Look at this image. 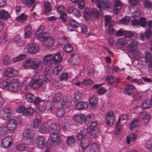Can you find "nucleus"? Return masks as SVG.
<instances>
[{
  "mask_svg": "<svg viewBox=\"0 0 152 152\" xmlns=\"http://www.w3.org/2000/svg\"><path fill=\"white\" fill-rule=\"evenodd\" d=\"M145 148L148 150H152V139H150L147 140Z\"/></svg>",
  "mask_w": 152,
  "mask_h": 152,
  "instance_id": "obj_52",
  "label": "nucleus"
},
{
  "mask_svg": "<svg viewBox=\"0 0 152 152\" xmlns=\"http://www.w3.org/2000/svg\"><path fill=\"white\" fill-rule=\"evenodd\" d=\"M39 101L38 103L35 105L38 104V108L39 110L41 111H45V102L43 100H42L39 98Z\"/></svg>",
  "mask_w": 152,
  "mask_h": 152,
  "instance_id": "obj_38",
  "label": "nucleus"
},
{
  "mask_svg": "<svg viewBox=\"0 0 152 152\" xmlns=\"http://www.w3.org/2000/svg\"><path fill=\"white\" fill-rule=\"evenodd\" d=\"M143 57L145 58V61L146 62H150L151 60V55L148 52H145Z\"/></svg>",
  "mask_w": 152,
  "mask_h": 152,
  "instance_id": "obj_56",
  "label": "nucleus"
},
{
  "mask_svg": "<svg viewBox=\"0 0 152 152\" xmlns=\"http://www.w3.org/2000/svg\"><path fill=\"white\" fill-rule=\"evenodd\" d=\"M114 2L113 12L114 13L117 14L121 9L122 4L120 0H114Z\"/></svg>",
  "mask_w": 152,
  "mask_h": 152,
  "instance_id": "obj_23",
  "label": "nucleus"
},
{
  "mask_svg": "<svg viewBox=\"0 0 152 152\" xmlns=\"http://www.w3.org/2000/svg\"><path fill=\"white\" fill-rule=\"evenodd\" d=\"M140 117L141 119L146 120L148 122L150 118L149 115L146 113L143 112L140 113Z\"/></svg>",
  "mask_w": 152,
  "mask_h": 152,
  "instance_id": "obj_46",
  "label": "nucleus"
},
{
  "mask_svg": "<svg viewBox=\"0 0 152 152\" xmlns=\"http://www.w3.org/2000/svg\"><path fill=\"white\" fill-rule=\"evenodd\" d=\"M89 143L90 142L88 139H83L80 142L82 148L84 150L89 145Z\"/></svg>",
  "mask_w": 152,
  "mask_h": 152,
  "instance_id": "obj_40",
  "label": "nucleus"
},
{
  "mask_svg": "<svg viewBox=\"0 0 152 152\" xmlns=\"http://www.w3.org/2000/svg\"><path fill=\"white\" fill-rule=\"evenodd\" d=\"M88 106L87 102H82L77 103L75 106V108L77 110H83L87 108Z\"/></svg>",
  "mask_w": 152,
  "mask_h": 152,
  "instance_id": "obj_26",
  "label": "nucleus"
},
{
  "mask_svg": "<svg viewBox=\"0 0 152 152\" xmlns=\"http://www.w3.org/2000/svg\"><path fill=\"white\" fill-rule=\"evenodd\" d=\"M13 141L11 136H8L5 137L2 141V147L4 148L10 147L12 145Z\"/></svg>",
  "mask_w": 152,
  "mask_h": 152,
  "instance_id": "obj_15",
  "label": "nucleus"
},
{
  "mask_svg": "<svg viewBox=\"0 0 152 152\" xmlns=\"http://www.w3.org/2000/svg\"><path fill=\"white\" fill-rule=\"evenodd\" d=\"M152 105V101L148 99L144 101L140 105V107L142 109L145 110L150 107Z\"/></svg>",
  "mask_w": 152,
  "mask_h": 152,
  "instance_id": "obj_25",
  "label": "nucleus"
},
{
  "mask_svg": "<svg viewBox=\"0 0 152 152\" xmlns=\"http://www.w3.org/2000/svg\"><path fill=\"white\" fill-rule=\"evenodd\" d=\"M134 33L131 31H125L124 37L129 41L131 39V38L133 36Z\"/></svg>",
  "mask_w": 152,
  "mask_h": 152,
  "instance_id": "obj_44",
  "label": "nucleus"
},
{
  "mask_svg": "<svg viewBox=\"0 0 152 152\" xmlns=\"http://www.w3.org/2000/svg\"><path fill=\"white\" fill-rule=\"evenodd\" d=\"M45 139L43 136H38L35 138V143L38 148L42 149L45 147Z\"/></svg>",
  "mask_w": 152,
  "mask_h": 152,
  "instance_id": "obj_12",
  "label": "nucleus"
},
{
  "mask_svg": "<svg viewBox=\"0 0 152 152\" xmlns=\"http://www.w3.org/2000/svg\"><path fill=\"white\" fill-rule=\"evenodd\" d=\"M61 141L60 135L58 134H53L51 135L47 141V144L49 145L48 148L51 147V144L54 146L58 145Z\"/></svg>",
  "mask_w": 152,
  "mask_h": 152,
  "instance_id": "obj_8",
  "label": "nucleus"
},
{
  "mask_svg": "<svg viewBox=\"0 0 152 152\" xmlns=\"http://www.w3.org/2000/svg\"><path fill=\"white\" fill-rule=\"evenodd\" d=\"M139 119L135 118L133 120L130 124V129L131 130H133L135 128L138 126Z\"/></svg>",
  "mask_w": 152,
  "mask_h": 152,
  "instance_id": "obj_48",
  "label": "nucleus"
},
{
  "mask_svg": "<svg viewBox=\"0 0 152 152\" xmlns=\"http://www.w3.org/2000/svg\"><path fill=\"white\" fill-rule=\"evenodd\" d=\"M66 142L69 147H73L75 145V141L74 138L72 136L67 137L66 139Z\"/></svg>",
  "mask_w": 152,
  "mask_h": 152,
  "instance_id": "obj_33",
  "label": "nucleus"
},
{
  "mask_svg": "<svg viewBox=\"0 0 152 152\" xmlns=\"http://www.w3.org/2000/svg\"><path fill=\"white\" fill-rule=\"evenodd\" d=\"M99 150V146L96 143H94L91 145L89 152H98Z\"/></svg>",
  "mask_w": 152,
  "mask_h": 152,
  "instance_id": "obj_30",
  "label": "nucleus"
},
{
  "mask_svg": "<svg viewBox=\"0 0 152 152\" xmlns=\"http://www.w3.org/2000/svg\"><path fill=\"white\" fill-rule=\"evenodd\" d=\"M50 62V64H59L62 60V58L59 53H57Z\"/></svg>",
  "mask_w": 152,
  "mask_h": 152,
  "instance_id": "obj_28",
  "label": "nucleus"
},
{
  "mask_svg": "<svg viewBox=\"0 0 152 152\" xmlns=\"http://www.w3.org/2000/svg\"><path fill=\"white\" fill-rule=\"evenodd\" d=\"M37 39L42 40V44L45 47L50 46L53 43V38L48 33L40 34L39 36L37 37Z\"/></svg>",
  "mask_w": 152,
  "mask_h": 152,
  "instance_id": "obj_5",
  "label": "nucleus"
},
{
  "mask_svg": "<svg viewBox=\"0 0 152 152\" xmlns=\"http://www.w3.org/2000/svg\"><path fill=\"white\" fill-rule=\"evenodd\" d=\"M60 129L61 127L58 124L53 123L49 126L48 131L50 134H58Z\"/></svg>",
  "mask_w": 152,
  "mask_h": 152,
  "instance_id": "obj_13",
  "label": "nucleus"
},
{
  "mask_svg": "<svg viewBox=\"0 0 152 152\" xmlns=\"http://www.w3.org/2000/svg\"><path fill=\"white\" fill-rule=\"evenodd\" d=\"M42 61L40 60H38L34 61L33 60V62L31 65V68L34 69H38L39 71L42 69V67L40 66V65L41 64Z\"/></svg>",
  "mask_w": 152,
  "mask_h": 152,
  "instance_id": "obj_27",
  "label": "nucleus"
},
{
  "mask_svg": "<svg viewBox=\"0 0 152 152\" xmlns=\"http://www.w3.org/2000/svg\"><path fill=\"white\" fill-rule=\"evenodd\" d=\"M43 83L42 79L31 78L29 83V86L34 89H37L41 87Z\"/></svg>",
  "mask_w": 152,
  "mask_h": 152,
  "instance_id": "obj_10",
  "label": "nucleus"
},
{
  "mask_svg": "<svg viewBox=\"0 0 152 152\" xmlns=\"http://www.w3.org/2000/svg\"><path fill=\"white\" fill-rule=\"evenodd\" d=\"M85 118L86 116L83 114L75 115L73 117V120L78 123H83Z\"/></svg>",
  "mask_w": 152,
  "mask_h": 152,
  "instance_id": "obj_22",
  "label": "nucleus"
},
{
  "mask_svg": "<svg viewBox=\"0 0 152 152\" xmlns=\"http://www.w3.org/2000/svg\"><path fill=\"white\" fill-rule=\"evenodd\" d=\"M10 85V83L8 80L4 81L0 84V87L2 88H4L6 87L8 88Z\"/></svg>",
  "mask_w": 152,
  "mask_h": 152,
  "instance_id": "obj_59",
  "label": "nucleus"
},
{
  "mask_svg": "<svg viewBox=\"0 0 152 152\" xmlns=\"http://www.w3.org/2000/svg\"><path fill=\"white\" fill-rule=\"evenodd\" d=\"M18 71L13 68H9L6 71L4 75L6 77H12L18 74Z\"/></svg>",
  "mask_w": 152,
  "mask_h": 152,
  "instance_id": "obj_18",
  "label": "nucleus"
},
{
  "mask_svg": "<svg viewBox=\"0 0 152 152\" xmlns=\"http://www.w3.org/2000/svg\"><path fill=\"white\" fill-rule=\"evenodd\" d=\"M28 85L29 83L26 81H25L22 83L20 87V91L22 93H26L28 91Z\"/></svg>",
  "mask_w": 152,
  "mask_h": 152,
  "instance_id": "obj_35",
  "label": "nucleus"
},
{
  "mask_svg": "<svg viewBox=\"0 0 152 152\" xmlns=\"http://www.w3.org/2000/svg\"><path fill=\"white\" fill-rule=\"evenodd\" d=\"M53 56L51 54H48L45 56L43 59V64L44 65L47 64L49 61L50 63V61L53 60Z\"/></svg>",
  "mask_w": 152,
  "mask_h": 152,
  "instance_id": "obj_42",
  "label": "nucleus"
},
{
  "mask_svg": "<svg viewBox=\"0 0 152 152\" xmlns=\"http://www.w3.org/2000/svg\"><path fill=\"white\" fill-rule=\"evenodd\" d=\"M137 135L136 134L131 133L129 135L126 137V140L127 143L130 144L131 143H133L137 140Z\"/></svg>",
  "mask_w": 152,
  "mask_h": 152,
  "instance_id": "obj_20",
  "label": "nucleus"
},
{
  "mask_svg": "<svg viewBox=\"0 0 152 152\" xmlns=\"http://www.w3.org/2000/svg\"><path fill=\"white\" fill-rule=\"evenodd\" d=\"M87 134L86 129H85L78 132L77 134L76 137L78 140H80L84 137Z\"/></svg>",
  "mask_w": 152,
  "mask_h": 152,
  "instance_id": "obj_37",
  "label": "nucleus"
},
{
  "mask_svg": "<svg viewBox=\"0 0 152 152\" xmlns=\"http://www.w3.org/2000/svg\"><path fill=\"white\" fill-rule=\"evenodd\" d=\"M1 13L2 19H6L9 18V14L7 11L4 9L2 10Z\"/></svg>",
  "mask_w": 152,
  "mask_h": 152,
  "instance_id": "obj_63",
  "label": "nucleus"
},
{
  "mask_svg": "<svg viewBox=\"0 0 152 152\" xmlns=\"http://www.w3.org/2000/svg\"><path fill=\"white\" fill-rule=\"evenodd\" d=\"M27 16L26 15L22 14L20 16L16 18V20L19 22H22L25 20Z\"/></svg>",
  "mask_w": 152,
  "mask_h": 152,
  "instance_id": "obj_58",
  "label": "nucleus"
},
{
  "mask_svg": "<svg viewBox=\"0 0 152 152\" xmlns=\"http://www.w3.org/2000/svg\"><path fill=\"white\" fill-rule=\"evenodd\" d=\"M26 57L25 54H20L18 56L13 58L12 60L14 62H18L24 59Z\"/></svg>",
  "mask_w": 152,
  "mask_h": 152,
  "instance_id": "obj_47",
  "label": "nucleus"
},
{
  "mask_svg": "<svg viewBox=\"0 0 152 152\" xmlns=\"http://www.w3.org/2000/svg\"><path fill=\"white\" fill-rule=\"evenodd\" d=\"M136 90V89L134 86L128 84L125 87L124 92L125 94L130 95L132 94Z\"/></svg>",
  "mask_w": 152,
  "mask_h": 152,
  "instance_id": "obj_19",
  "label": "nucleus"
},
{
  "mask_svg": "<svg viewBox=\"0 0 152 152\" xmlns=\"http://www.w3.org/2000/svg\"><path fill=\"white\" fill-rule=\"evenodd\" d=\"M24 33L25 38H29L32 34V28L31 26L28 25L25 28Z\"/></svg>",
  "mask_w": 152,
  "mask_h": 152,
  "instance_id": "obj_32",
  "label": "nucleus"
},
{
  "mask_svg": "<svg viewBox=\"0 0 152 152\" xmlns=\"http://www.w3.org/2000/svg\"><path fill=\"white\" fill-rule=\"evenodd\" d=\"M98 98L96 96H92L89 100V103L92 107H96L98 103Z\"/></svg>",
  "mask_w": 152,
  "mask_h": 152,
  "instance_id": "obj_31",
  "label": "nucleus"
},
{
  "mask_svg": "<svg viewBox=\"0 0 152 152\" xmlns=\"http://www.w3.org/2000/svg\"><path fill=\"white\" fill-rule=\"evenodd\" d=\"M127 79L130 80L131 82H133L138 85L141 84H142V80L140 79L137 80L136 79H133L131 76H128Z\"/></svg>",
  "mask_w": 152,
  "mask_h": 152,
  "instance_id": "obj_55",
  "label": "nucleus"
},
{
  "mask_svg": "<svg viewBox=\"0 0 152 152\" xmlns=\"http://www.w3.org/2000/svg\"><path fill=\"white\" fill-rule=\"evenodd\" d=\"M24 52L27 53H29L35 54L39 52V46L37 43H33L27 45L24 49Z\"/></svg>",
  "mask_w": 152,
  "mask_h": 152,
  "instance_id": "obj_9",
  "label": "nucleus"
},
{
  "mask_svg": "<svg viewBox=\"0 0 152 152\" xmlns=\"http://www.w3.org/2000/svg\"><path fill=\"white\" fill-rule=\"evenodd\" d=\"M70 61L71 65L74 66L76 65L80 62L79 57L77 54H72L71 56Z\"/></svg>",
  "mask_w": 152,
  "mask_h": 152,
  "instance_id": "obj_24",
  "label": "nucleus"
},
{
  "mask_svg": "<svg viewBox=\"0 0 152 152\" xmlns=\"http://www.w3.org/2000/svg\"><path fill=\"white\" fill-rule=\"evenodd\" d=\"M92 2L96 1V6L102 11L104 10L108 11L111 8V3L108 0H91Z\"/></svg>",
  "mask_w": 152,
  "mask_h": 152,
  "instance_id": "obj_6",
  "label": "nucleus"
},
{
  "mask_svg": "<svg viewBox=\"0 0 152 152\" xmlns=\"http://www.w3.org/2000/svg\"><path fill=\"white\" fill-rule=\"evenodd\" d=\"M80 24L79 23L74 20L69 21L67 27L68 31H75V28L79 27Z\"/></svg>",
  "mask_w": 152,
  "mask_h": 152,
  "instance_id": "obj_17",
  "label": "nucleus"
},
{
  "mask_svg": "<svg viewBox=\"0 0 152 152\" xmlns=\"http://www.w3.org/2000/svg\"><path fill=\"white\" fill-rule=\"evenodd\" d=\"M6 126L3 125L0 126V136L4 135L7 133V129Z\"/></svg>",
  "mask_w": 152,
  "mask_h": 152,
  "instance_id": "obj_57",
  "label": "nucleus"
},
{
  "mask_svg": "<svg viewBox=\"0 0 152 152\" xmlns=\"http://www.w3.org/2000/svg\"><path fill=\"white\" fill-rule=\"evenodd\" d=\"M141 14L139 10L137 9L134 10V11L133 12L131 13V16L133 18H135L137 17H139Z\"/></svg>",
  "mask_w": 152,
  "mask_h": 152,
  "instance_id": "obj_64",
  "label": "nucleus"
},
{
  "mask_svg": "<svg viewBox=\"0 0 152 152\" xmlns=\"http://www.w3.org/2000/svg\"><path fill=\"white\" fill-rule=\"evenodd\" d=\"M100 134L99 129L98 128H96L91 133V135L93 138H96L98 137Z\"/></svg>",
  "mask_w": 152,
  "mask_h": 152,
  "instance_id": "obj_41",
  "label": "nucleus"
},
{
  "mask_svg": "<svg viewBox=\"0 0 152 152\" xmlns=\"http://www.w3.org/2000/svg\"><path fill=\"white\" fill-rule=\"evenodd\" d=\"M94 116L92 114H89L86 116L85 120V123L87 124H88L91 122L94 118Z\"/></svg>",
  "mask_w": 152,
  "mask_h": 152,
  "instance_id": "obj_61",
  "label": "nucleus"
},
{
  "mask_svg": "<svg viewBox=\"0 0 152 152\" xmlns=\"http://www.w3.org/2000/svg\"><path fill=\"white\" fill-rule=\"evenodd\" d=\"M52 102L50 101H48L45 106V111L51 112L52 109Z\"/></svg>",
  "mask_w": 152,
  "mask_h": 152,
  "instance_id": "obj_45",
  "label": "nucleus"
},
{
  "mask_svg": "<svg viewBox=\"0 0 152 152\" xmlns=\"http://www.w3.org/2000/svg\"><path fill=\"white\" fill-rule=\"evenodd\" d=\"M11 115V112L8 108H4L1 111L0 116L4 120L8 119L10 117Z\"/></svg>",
  "mask_w": 152,
  "mask_h": 152,
  "instance_id": "obj_16",
  "label": "nucleus"
},
{
  "mask_svg": "<svg viewBox=\"0 0 152 152\" xmlns=\"http://www.w3.org/2000/svg\"><path fill=\"white\" fill-rule=\"evenodd\" d=\"M61 94L60 93H57L55 94L52 99L55 102H58L57 104L59 106L58 107L61 109H58L56 112V115L58 117L62 116L64 113V111L62 108L63 107H67L70 104L69 102H66L64 99H60V97Z\"/></svg>",
  "mask_w": 152,
  "mask_h": 152,
  "instance_id": "obj_2",
  "label": "nucleus"
},
{
  "mask_svg": "<svg viewBox=\"0 0 152 152\" xmlns=\"http://www.w3.org/2000/svg\"><path fill=\"white\" fill-rule=\"evenodd\" d=\"M34 133L33 130L30 129L25 130L23 133V136L26 139L25 144L18 145L16 146L17 149L20 151L26 150L29 147L28 145H33L34 144Z\"/></svg>",
  "mask_w": 152,
  "mask_h": 152,
  "instance_id": "obj_1",
  "label": "nucleus"
},
{
  "mask_svg": "<svg viewBox=\"0 0 152 152\" xmlns=\"http://www.w3.org/2000/svg\"><path fill=\"white\" fill-rule=\"evenodd\" d=\"M119 121H118L116 123V126L115 129V131L114 133L116 135H118L121 134L123 129L122 126L119 124Z\"/></svg>",
  "mask_w": 152,
  "mask_h": 152,
  "instance_id": "obj_43",
  "label": "nucleus"
},
{
  "mask_svg": "<svg viewBox=\"0 0 152 152\" xmlns=\"http://www.w3.org/2000/svg\"><path fill=\"white\" fill-rule=\"evenodd\" d=\"M49 126L47 123L42 124L39 129V132L42 133H45L48 130Z\"/></svg>",
  "mask_w": 152,
  "mask_h": 152,
  "instance_id": "obj_39",
  "label": "nucleus"
},
{
  "mask_svg": "<svg viewBox=\"0 0 152 152\" xmlns=\"http://www.w3.org/2000/svg\"><path fill=\"white\" fill-rule=\"evenodd\" d=\"M137 43L136 41L132 40L126 47V50L131 53L133 57L136 60L140 58L141 53L137 49Z\"/></svg>",
  "mask_w": 152,
  "mask_h": 152,
  "instance_id": "obj_3",
  "label": "nucleus"
},
{
  "mask_svg": "<svg viewBox=\"0 0 152 152\" xmlns=\"http://www.w3.org/2000/svg\"><path fill=\"white\" fill-rule=\"evenodd\" d=\"M128 42L124 37L120 38L117 41L116 45L119 48H122L127 44Z\"/></svg>",
  "mask_w": 152,
  "mask_h": 152,
  "instance_id": "obj_21",
  "label": "nucleus"
},
{
  "mask_svg": "<svg viewBox=\"0 0 152 152\" xmlns=\"http://www.w3.org/2000/svg\"><path fill=\"white\" fill-rule=\"evenodd\" d=\"M14 40L18 46H21L23 45V42L21 39L20 35H18L15 37Z\"/></svg>",
  "mask_w": 152,
  "mask_h": 152,
  "instance_id": "obj_53",
  "label": "nucleus"
},
{
  "mask_svg": "<svg viewBox=\"0 0 152 152\" xmlns=\"http://www.w3.org/2000/svg\"><path fill=\"white\" fill-rule=\"evenodd\" d=\"M25 97L28 102L33 103L34 104H37L39 100V98L35 97L33 94L31 93H28L26 94Z\"/></svg>",
  "mask_w": 152,
  "mask_h": 152,
  "instance_id": "obj_14",
  "label": "nucleus"
},
{
  "mask_svg": "<svg viewBox=\"0 0 152 152\" xmlns=\"http://www.w3.org/2000/svg\"><path fill=\"white\" fill-rule=\"evenodd\" d=\"M45 29V27L43 26H39L38 28L37 31L36 32L35 35V37L37 38V36H39L40 34H48V33L42 32V31Z\"/></svg>",
  "mask_w": 152,
  "mask_h": 152,
  "instance_id": "obj_51",
  "label": "nucleus"
},
{
  "mask_svg": "<svg viewBox=\"0 0 152 152\" xmlns=\"http://www.w3.org/2000/svg\"><path fill=\"white\" fill-rule=\"evenodd\" d=\"M34 112V110L31 107H28L26 109H25V112L24 113V115L26 116L31 115Z\"/></svg>",
  "mask_w": 152,
  "mask_h": 152,
  "instance_id": "obj_54",
  "label": "nucleus"
},
{
  "mask_svg": "<svg viewBox=\"0 0 152 152\" xmlns=\"http://www.w3.org/2000/svg\"><path fill=\"white\" fill-rule=\"evenodd\" d=\"M99 13L97 9L94 8H86L85 10L84 18L86 20L89 18L95 19L99 17Z\"/></svg>",
  "mask_w": 152,
  "mask_h": 152,
  "instance_id": "obj_4",
  "label": "nucleus"
},
{
  "mask_svg": "<svg viewBox=\"0 0 152 152\" xmlns=\"http://www.w3.org/2000/svg\"><path fill=\"white\" fill-rule=\"evenodd\" d=\"M152 35V33L150 30H147L145 33H141L140 38L143 40H145L146 39L150 38Z\"/></svg>",
  "mask_w": 152,
  "mask_h": 152,
  "instance_id": "obj_29",
  "label": "nucleus"
},
{
  "mask_svg": "<svg viewBox=\"0 0 152 152\" xmlns=\"http://www.w3.org/2000/svg\"><path fill=\"white\" fill-rule=\"evenodd\" d=\"M143 5L144 7L147 9H151L152 8V4L148 1L145 0L143 2Z\"/></svg>",
  "mask_w": 152,
  "mask_h": 152,
  "instance_id": "obj_60",
  "label": "nucleus"
},
{
  "mask_svg": "<svg viewBox=\"0 0 152 152\" xmlns=\"http://www.w3.org/2000/svg\"><path fill=\"white\" fill-rule=\"evenodd\" d=\"M69 39V38L63 37H62L59 38L58 39V43L59 45H62L64 43V42L68 41Z\"/></svg>",
  "mask_w": 152,
  "mask_h": 152,
  "instance_id": "obj_62",
  "label": "nucleus"
},
{
  "mask_svg": "<svg viewBox=\"0 0 152 152\" xmlns=\"http://www.w3.org/2000/svg\"><path fill=\"white\" fill-rule=\"evenodd\" d=\"M44 12L46 14L49 13L51 10V4L48 1H47L44 3Z\"/></svg>",
  "mask_w": 152,
  "mask_h": 152,
  "instance_id": "obj_34",
  "label": "nucleus"
},
{
  "mask_svg": "<svg viewBox=\"0 0 152 152\" xmlns=\"http://www.w3.org/2000/svg\"><path fill=\"white\" fill-rule=\"evenodd\" d=\"M41 118L39 117L35 119L33 123V126L35 128H38L41 123Z\"/></svg>",
  "mask_w": 152,
  "mask_h": 152,
  "instance_id": "obj_50",
  "label": "nucleus"
},
{
  "mask_svg": "<svg viewBox=\"0 0 152 152\" xmlns=\"http://www.w3.org/2000/svg\"><path fill=\"white\" fill-rule=\"evenodd\" d=\"M33 62V59L32 58L28 59L23 62V65L24 68L27 69L31 67L32 64Z\"/></svg>",
  "mask_w": 152,
  "mask_h": 152,
  "instance_id": "obj_36",
  "label": "nucleus"
},
{
  "mask_svg": "<svg viewBox=\"0 0 152 152\" xmlns=\"http://www.w3.org/2000/svg\"><path fill=\"white\" fill-rule=\"evenodd\" d=\"M21 121L20 117H17L15 119H11L7 121L5 126L10 132L13 133L17 125L20 124Z\"/></svg>",
  "mask_w": 152,
  "mask_h": 152,
  "instance_id": "obj_7",
  "label": "nucleus"
},
{
  "mask_svg": "<svg viewBox=\"0 0 152 152\" xmlns=\"http://www.w3.org/2000/svg\"><path fill=\"white\" fill-rule=\"evenodd\" d=\"M19 88V86L12 85L10 84L7 89L10 92L16 93L18 91Z\"/></svg>",
  "mask_w": 152,
  "mask_h": 152,
  "instance_id": "obj_49",
  "label": "nucleus"
},
{
  "mask_svg": "<svg viewBox=\"0 0 152 152\" xmlns=\"http://www.w3.org/2000/svg\"><path fill=\"white\" fill-rule=\"evenodd\" d=\"M105 122L107 125L112 124L115 121V118L114 113L110 111L106 114Z\"/></svg>",
  "mask_w": 152,
  "mask_h": 152,
  "instance_id": "obj_11",
  "label": "nucleus"
}]
</instances>
